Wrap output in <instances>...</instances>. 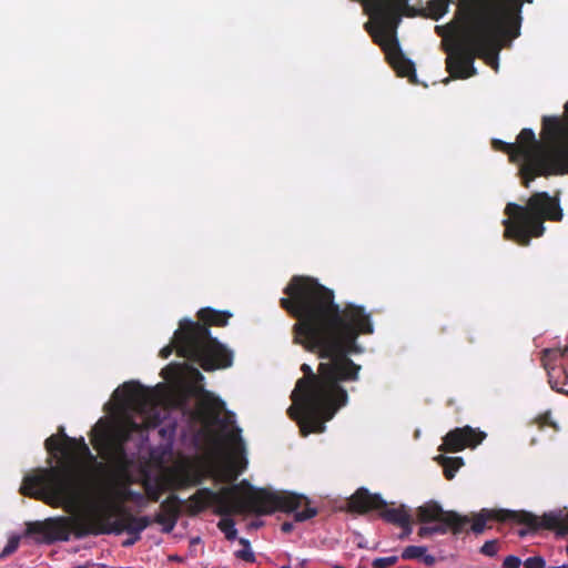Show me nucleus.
<instances>
[{
	"instance_id": "f257e3e1",
	"label": "nucleus",
	"mask_w": 568,
	"mask_h": 568,
	"mask_svg": "<svg viewBox=\"0 0 568 568\" xmlns=\"http://www.w3.org/2000/svg\"><path fill=\"white\" fill-rule=\"evenodd\" d=\"M284 294L280 305L296 320L294 343L325 359L316 373L302 364L303 377L291 394L293 404L287 414L297 422L303 436L323 433L325 423L348 403L343 385L357 382L362 371L351 355L362 352L357 338L373 334L374 325L363 306L346 303L341 307L334 291L314 277L294 275Z\"/></svg>"
},
{
	"instance_id": "f03ea898",
	"label": "nucleus",
	"mask_w": 568,
	"mask_h": 568,
	"mask_svg": "<svg viewBox=\"0 0 568 568\" xmlns=\"http://www.w3.org/2000/svg\"><path fill=\"white\" fill-rule=\"evenodd\" d=\"M519 0H457L453 19L435 27L455 79L476 74V58L497 63L499 52L520 36Z\"/></svg>"
},
{
	"instance_id": "7ed1b4c3",
	"label": "nucleus",
	"mask_w": 568,
	"mask_h": 568,
	"mask_svg": "<svg viewBox=\"0 0 568 568\" xmlns=\"http://www.w3.org/2000/svg\"><path fill=\"white\" fill-rule=\"evenodd\" d=\"M60 438L51 435L44 442L49 454H61L59 465L38 468L24 476L20 494L50 507H78L90 496V483L79 470L82 458H93L84 438L70 437L59 427Z\"/></svg>"
},
{
	"instance_id": "20e7f679",
	"label": "nucleus",
	"mask_w": 568,
	"mask_h": 568,
	"mask_svg": "<svg viewBox=\"0 0 568 568\" xmlns=\"http://www.w3.org/2000/svg\"><path fill=\"white\" fill-rule=\"evenodd\" d=\"M189 500L192 515H196L210 506H215V514L221 516L246 513L263 516L277 510L295 511V521H305L318 514L317 508L311 507L310 500L303 495L255 488L246 480L223 487L220 491L201 488Z\"/></svg>"
},
{
	"instance_id": "39448f33",
	"label": "nucleus",
	"mask_w": 568,
	"mask_h": 568,
	"mask_svg": "<svg viewBox=\"0 0 568 568\" xmlns=\"http://www.w3.org/2000/svg\"><path fill=\"white\" fill-rule=\"evenodd\" d=\"M150 525L148 516L136 517L122 505H110L108 511L85 518L60 516L28 523L26 535L36 536L37 542L50 545L58 540L68 541L71 532L78 539L105 534L141 535Z\"/></svg>"
},
{
	"instance_id": "423d86ee",
	"label": "nucleus",
	"mask_w": 568,
	"mask_h": 568,
	"mask_svg": "<svg viewBox=\"0 0 568 568\" xmlns=\"http://www.w3.org/2000/svg\"><path fill=\"white\" fill-rule=\"evenodd\" d=\"M232 313L204 307L197 312L200 322L182 320L176 331L178 355L199 364L205 372L227 368L233 353L211 335L210 326L224 327Z\"/></svg>"
},
{
	"instance_id": "0eeeda50",
	"label": "nucleus",
	"mask_w": 568,
	"mask_h": 568,
	"mask_svg": "<svg viewBox=\"0 0 568 568\" xmlns=\"http://www.w3.org/2000/svg\"><path fill=\"white\" fill-rule=\"evenodd\" d=\"M115 395L122 405L143 417L141 423L131 417H126L105 440L104 449L106 457L121 466L128 464L126 444L134 434L139 435L140 440L146 439L145 433L161 424V415L158 410V397L153 389L141 385L139 382H125L121 388L116 389Z\"/></svg>"
},
{
	"instance_id": "6e6552de",
	"label": "nucleus",
	"mask_w": 568,
	"mask_h": 568,
	"mask_svg": "<svg viewBox=\"0 0 568 568\" xmlns=\"http://www.w3.org/2000/svg\"><path fill=\"white\" fill-rule=\"evenodd\" d=\"M362 7L364 13L368 16V20L364 23V30L371 36L373 42L383 50L387 62L397 75L408 78L412 83H416L415 64L404 55L397 39V29L404 16H414L417 12L412 9L408 12L400 11V8L407 9L405 0H390L386 8L377 7L375 10L365 4H362Z\"/></svg>"
},
{
	"instance_id": "1a4fd4ad",
	"label": "nucleus",
	"mask_w": 568,
	"mask_h": 568,
	"mask_svg": "<svg viewBox=\"0 0 568 568\" xmlns=\"http://www.w3.org/2000/svg\"><path fill=\"white\" fill-rule=\"evenodd\" d=\"M507 219L503 221L504 236L519 245H529L532 237H540L545 233V221L559 222L564 213L559 199L550 196L547 192H536L526 205L508 203L505 207Z\"/></svg>"
},
{
	"instance_id": "9d476101",
	"label": "nucleus",
	"mask_w": 568,
	"mask_h": 568,
	"mask_svg": "<svg viewBox=\"0 0 568 568\" xmlns=\"http://www.w3.org/2000/svg\"><path fill=\"white\" fill-rule=\"evenodd\" d=\"M513 521L526 526L518 531L520 537L529 532H536L539 529L555 530L558 536H568V511H550L538 517L526 510H508L483 508L473 517L470 530L476 534H483L486 528H490L489 523Z\"/></svg>"
},
{
	"instance_id": "9b49d317",
	"label": "nucleus",
	"mask_w": 568,
	"mask_h": 568,
	"mask_svg": "<svg viewBox=\"0 0 568 568\" xmlns=\"http://www.w3.org/2000/svg\"><path fill=\"white\" fill-rule=\"evenodd\" d=\"M348 509L352 513L366 514L372 510H377L378 516L386 523L396 526H406L410 517L404 505L397 508L388 507L387 503L378 494H372L368 489L358 488L348 499Z\"/></svg>"
},
{
	"instance_id": "f8f14e48",
	"label": "nucleus",
	"mask_w": 568,
	"mask_h": 568,
	"mask_svg": "<svg viewBox=\"0 0 568 568\" xmlns=\"http://www.w3.org/2000/svg\"><path fill=\"white\" fill-rule=\"evenodd\" d=\"M416 519L422 524L435 523L437 526H446L454 535L464 532L466 526L470 523L468 516L460 515L454 510H444L434 500H429L416 508Z\"/></svg>"
},
{
	"instance_id": "ddd939ff",
	"label": "nucleus",
	"mask_w": 568,
	"mask_h": 568,
	"mask_svg": "<svg viewBox=\"0 0 568 568\" xmlns=\"http://www.w3.org/2000/svg\"><path fill=\"white\" fill-rule=\"evenodd\" d=\"M541 365L547 371L550 387L568 395V347L565 349L546 348L541 353Z\"/></svg>"
},
{
	"instance_id": "4468645a",
	"label": "nucleus",
	"mask_w": 568,
	"mask_h": 568,
	"mask_svg": "<svg viewBox=\"0 0 568 568\" xmlns=\"http://www.w3.org/2000/svg\"><path fill=\"white\" fill-rule=\"evenodd\" d=\"M486 438V433L470 426L456 427L449 430L439 446L444 453H457L465 448H475Z\"/></svg>"
},
{
	"instance_id": "2eb2a0df",
	"label": "nucleus",
	"mask_w": 568,
	"mask_h": 568,
	"mask_svg": "<svg viewBox=\"0 0 568 568\" xmlns=\"http://www.w3.org/2000/svg\"><path fill=\"white\" fill-rule=\"evenodd\" d=\"M181 513V500L176 495H170L161 503V513L154 517L155 523L163 526L164 532L173 530Z\"/></svg>"
},
{
	"instance_id": "dca6fc26",
	"label": "nucleus",
	"mask_w": 568,
	"mask_h": 568,
	"mask_svg": "<svg viewBox=\"0 0 568 568\" xmlns=\"http://www.w3.org/2000/svg\"><path fill=\"white\" fill-rule=\"evenodd\" d=\"M205 418L214 424L221 423L220 415L225 409V403L211 393H205L200 402Z\"/></svg>"
},
{
	"instance_id": "f3484780",
	"label": "nucleus",
	"mask_w": 568,
	"mask_h": 568,
	"mask_svg": "<svg viewBox=\"0 0 568 568\" xmlns=\"http://www.w3.org/2000/svg\"><path fill=\"white\" fill-rule=\"evenodd\" d=\"M141 485L145 491L146 498L153 503H158L162 494L168 489L165 480L162 477L152 478L149 474L143 476Z\"/></svg>"
},
{
	"instance_id": "a211bd4d",
	"label": "nucleus",
	"mask_w": 568,
	"mask_h": 568,
	"mask_svg": "<svg viewBox=\"0 0 568 568\" xmlns=\"http://www.w3.org/2000/svg\"><path fill=\"white\" fill-rule=\"evenodd\" d=\"M202 483V475L191 469H183L174 477V488L182 489L197 486Z\"/></svg>"
},
{
	"instance_id": "6ab92c4d",
	"label": "nucleus",
	"mask_w": 568,
	"mask_h": 568,
	"mask_svg": "<svg viewBox=\"0 0 568 568\" xmlns=\"http://www.w3.org/2000/svg\"><path fill=\"white\" fill-rule=\"evenodd\" d=\"M434 459L443 467L444 475L448 480H452L458 469L464 465V459L462 457H446L444 455H438Z\"/></svg>"
},
{
	"instance_id": "aec40b11",
	"label": "nucleus",
	"mask_w": 568,
	"mask_h": 568,
	"mask_svg": "<svg viewBox=\"0 0 568 568\" xmlns=\"http://www.w3.org/2000/svg\"><path fill=\"white\" fill-rule=\"evenodd\" d=\"M491 144H493V148L496 151H500V152H504V153L508 154L510 162L519 163V160H518V156H517V152H516V148H515L514 143H507V142L503 141V140L494 139L491 141Z\"/></svg>"
},
{
	"instance_id": "412c9836",
	"label": "nucleus",
	"mask_w": 568,
	"mask_h": 568,
	"mask_svg": "<svg viewBox=\"0 0 568 568\" xmlns=\"http://www.w3.org/2000/svg\"><path fill=\"white\" fill-rule=\"evenodd\" d=\"M118 498L123 501H134L139 505L144 504L145 496L140 493L132 490L130 488H123L116 493Z\"/></svg>"
},
{
	"instance_id": "4be33fe9",
	"label": "nucleus",
	"mask_w": 568,
	"mask_h": 568,
	"mask_svg": "<svg viewBox=\"0 0 568 568\" xmlns=\"http://www.w3.org/2000/svg\"><path fill=\"white\" fill-rule=\"evenodd\" d=\"M219 529L224 534L227 540H234L237 536L235 523L232 518L225 517L217 523Z\"/></svg>"
},
{
	"instance_id": "5701e85b",
	"label": "nucleus",
	"mask_w": 568,
	"mask_h": 568,
	"mask_svg": "<svg viewBox=\"0 0 568 568\" xmlns=\"http://www.w3.org/2000/svg\"><path fill=\"white\" fill-rule=\"evenodd\" d=\"M240 544L242 545V549L235 551V557L245 562H254L255 555L252 551L250 541L245 538H240Z\"/></svg>"
},
{
	"instance_id": "b1692460",
	"label": "nucleus",
	"mask_w": 568,
	"mask_h": 568,
	"mask_svg": "<svg viewBox=\"0 0 568 568\" xmlns=\"http://www.w3.org/2000/svg\"><path fill=\"white\" fill-rule=\"evenodd\" d=\"M426 551L424 546H407L402 552V558L405 560L420 559Z\"/></svg>"
},
{
	"instance_id": "393cba45",
	"label": "nucleus",
	"mask_w": 568,
	"mask_h": 568,
	"mask_svg": "<svg viewBox=\"0 0 568 568\" xmlns=\"http://www.w3.org/2000/svg\"><path fill=\"white\" fill-rule=\"evenodd\" d=\"M448 531H450V529L446 528V526H437V525H434V526H422L418 529L417 535L420 538H426L428 536L436 535V534L445 535Z\"/></svg>"
},
{
	"instance_id": "a878e982",
	"label": "nucleus",
	"mask_w": 568,
	"mask_h": 568,
	"mask_svg": "<svg viewBox=\"0 0 568 568\" xmlns=\"http://www.w3.org/2000/svg\"><path fill=\"white\" fill-rule=\"evenodd\" d=\"M20 544V537L19 536H12L9 538L6 547L0 552V559H4L12 555L19 547Z\"/></svg>"
},
{
	"instance_id": "bb28decb",
	"label": "nucleus",
	"mask_w": 568,
	"mask_h": 568,
	"mask_svg": "<svg viewBox=\"0 0 568 568\" xmlns=\"http://www.w3.org/2000/svg\"><path fill=\"white\" fill-rule=\"evenodd\" d=\"M498 549H499V542L497 539H493V540H488L486 541L481 547H480V554L485 555V556H488V557H494L497 555L498 552Z\"/></svg>"
},
{
	"instance_id": "cd10ccee",
	"label": "nucleus",
	"mask_w": 568,
	"mask_h": 568,
	"mask_svg": "<svg viewBox=\"0 0 568 568\" xmlns=\"http://www.w3.org/2000/svg\"><path fill=\"white\" fill-rule=\"evenodd\" d=\"M398 558L396 556L390 557H381L373 560V568H387L397 562Z\"/></svg>"
},
{
	"instance_id": "c85d7f7f",
	"label": "nucleus",
	"mask_w": 568,
	"mask_h": 568,
	"mask_svg": "<svg viewBox=\"0 0 568 568\" xmlns=\"http://www.w3.org/2000/svg\"><path fill=\"white\" fill-rule=\"evenodd\" d=\"M523 565H524L525 568H545L546 567V561L540 556H534V557L527 558L523 562Z\"/></svg>"
},
{
	"instance_id": "c756f323",
	"label": "nucleus",
	"mask_w": 568,
	"mask_h": 568,
	"mask_svg": "<svg viewBox=\"0 0 568 568\" xmlns=\"http://www.w3.org/2000/svg\"><path fill=\"white\" fill-rule=\"evenodd\" d=\"M536 422L538 423L540 428H542L545 426H549V427H552L555 429L558 428L557 424L551 420L550 412H546V413L539 415L536 418Z\"/></svg>"
},
{
	"instance_id": "7c9ffc66",
	"label": "nucleus",
	"mask_w": 568,
	"mask_h": 568,
	"mask_svg": "<svg viewBox=\"0 0 568 568\" xmlns=\"http://www.w3.org/2000/svg\"><path fill=\"white\" fill-rule=\"evenodd\" d=\"M523 561L519 557L509 555L504 559L503 568H519Z\"/></svg>"
},
{
	"instance_id": "2f4dec72",
	"label": "nucleus",
	"mask_w": 568,
	"mask_h": 568,
	"mask_svg": "<svg viewBox=\"0 0 568 568\" xmlns=\"http://www.w3.org/2000/svg\"><path fill=\"white\" fill-rule=\"evenodd\" d=\"M178 347H179V343H178V338H176V332L174 333V342L173 344H170V345H166L164 346L161 351H160V356L162 358H168L173 349L175 348L178 351Z\"/></svg>"
},
{
	"instance_id": "473e14b6",
	"label": "nucleus",
	"mask_w": 568,
	"mask_h": 568,
	"mask_svg": "<svg viewBox=\"0 0 568 568\" xmlns=\"http://www.w3.org/2000/svg\"><path fill=\"white\" fill-rule=\"evenodd\" d=\"M141 539V535H130L128 539L122 542L123 547H131Z\"/></svg>"
},
{
	"instance_id": "72a5a7b5",
	"label": "nucleus",
	"mask_w": 568,
	"mask_h": 568,
	"mask_svg": "<svg viewBox=\"0 0 568 568\" xmlns=\"http://www.w3.org/2000/svg\"><path fill=\"white\" fill-rule=\"evenodd\" d=\"M412 524H413V520H412V517H409L407 527L405 525L399 526L403 529V534L400 535L402 538L408 537L412 534Z\"/></svg>"
},
{
	"instance_id": "f704fd0d",
	"label": "nucleus",
	"mask_w": 568,
	"mask_h": 568,
	"mask_svg": "<svg viewBox=\"0 0 568 568\" xmlns=\"http://www.w3.org/2000/svg\"><path fill=\"white\" fill-rule=\"evenodd\" d=\"M420 560L427 566H434L436 562V558L433 555H428L426 552H424V556H422Z\"/></svg>"
},
{
	"instance_id": "c9c22d12",
	"label": "nucleus",
	"mask_w": 568,
	"mask_h": 568,
	"mask_svg": "<svg viewBox=\"0 0 568 568\" xmlns=\"http://www.w3.org/2000/svg\"><path fill=\"white\" fill-rule=\"evenodd\" d=\"M293 528H294L293 523H288V521L283 523L282 527H281L283 532H291L293 530Z\"/></svg>"
},
{
	"instance_id": "e433bc0d",
	"label": "nucleus",
	"mask_w": 568,
	"mask_h": 568,
	"mask_svg": "<svg viewBox=\"0 0 568 568\" xmlns=\"http://www.w3.org/2000/svg\"><path fill=\"white\" fill-rule=\"evenodd\" d=\"M231 438H232L233 440L239 442L241 445H243V443H242V438H241V429H240V428H236L235 433H234V434H232Z\"/></svg>"
},
{
	"instance_id": "4c0bfd02",
	"label": "nucleus",
	"mask_w": 568,
	"mask_h": 568,
	"mask_svg": "<svg viewBox=\"0 0 568 568\" xmlns=\"http://www.w3.org/2000/svg\"><path fill=\"white\" fill-rule=\"evenodd\" d=\"M74 568H89V564L78 565Z\"/></svg>"
},
{
	"instance_id": "58836bf2",
	"label": "nucleus",
	"mask_w": 568,
	"mask_h": 568,
	"mask_svg": "<svg viewBox=\"0 0 568 568\" xmlns=\"http://www.w3.org/2000/svg\"><path fill=\"white\" fill-rule=\"evenodd\" d=\"M525 1H526V2H528V3H531V2H532V0H525ZM519 2H520V9H521V8H523V2H524V0H519Z\"/></svg>"
},
{
	"instance_id": "ea45409f",
	"label": "nucleus",
	"mask_w": 568,
	"mask_h": 568,
	"mask_svg": "<svg viewBox=\"0 0 568 568\" xmlns=\"http://www.w3.org/2000/svg\"><path fill=\"white\" fill-rule=\"evenodd\" d=\"M550 568H568V565L555 566V567H550Z\"/></svg>"
},
{
	"instance_id": "a19ab883",
	"label": "nucleus",
	"mask_w": 568,
	"mask_h": 568,
	"mask_svg": "<svg viewBox=\"0 0 568 568\" xmlns=\"http://www.w3.org/2000/svg\"><path fill=\"white\" fill-rule=\"evenodd\" d=\"M333 568H345V567H343V566H334Z\"/></svg>"
},
{
	"instance_id": "79ce46f5",
	"label": "nucleus",
	"mask_w": 568,
	"mask_h": 568,
	"mask_svg": "<svg viewBox=\"0 0 568 568\" xmlns=\"http://www.w3.org/2000/svg\"><path fill=\"white\" fill-rule=\"evenodd\" d=\"M281 568H291L290 566H282Z\"/></svg>"
},
{
	"instance_id": "37998d69",
	"label": "nucleus",
	"mask_w": 568,
	"mask_h": 568,
	"mask_svg": "<svg viewBox=\"0 0 568 568\" xmlns=\"http://www.w3.org/2000/svg\"><path fill=\"white\" fill-rule=\"evenodd\" d=\"M566 550H567V556H568V546H567V549H566Z\"/></svg>"
}]
</instances>
